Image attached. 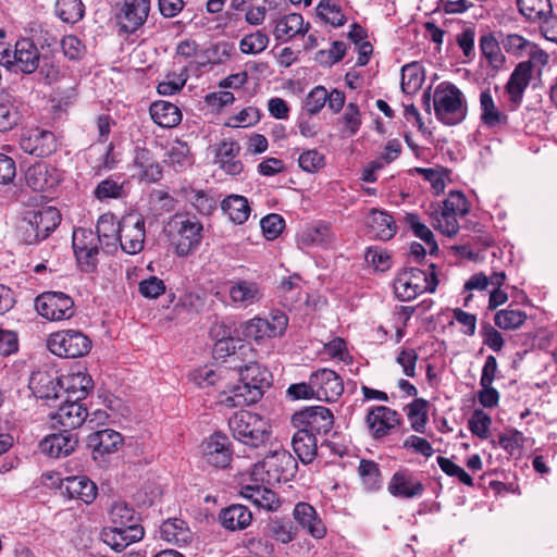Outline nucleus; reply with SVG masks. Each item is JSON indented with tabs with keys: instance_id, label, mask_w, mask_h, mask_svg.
<instances>
[{
	"instance_id": "obj_63",
	"label": "nucleus",
	"mask_w": 557,
	"mask_h": 557,
	"mask_svg": "<svg viewBox=\"0 0 557 557\" xmlns=\"http://www.w3.org/2000/svg\"><path fill=\"white\" fill-rule=\"evenodd\" d=\"M267 321L262 318H253L243 325V335L248 339L260 342L268 337Z\"/></svg>"
},
{
	"instance_id": "obj_11",
	"label": "nucleus",
	"mask_w": 557,
	"mask_h": 557,
	"mask_svg": "<svg viewBox=\"0 0 557 557\" xmlns=\"http://www.w3.org/2000/svg\"><path fill=\"white\" fill-rule=\"evenodd\" d=\"M145 238V220L141 215L128 214L121 219L117 242L124 252L128 255L140 252L144 249Z\"/></svg>"
},
{
	"instance_id": "obj_64",
	"label": "nucleus",
	"mask_w": 557,
	"mask_h": 557,
	"mask_svg": "<svg viewBox=\"0 0 557 557\" xmlns=\"http://www.w3.org/2000/svg\"><path fill=\"white\" fill-rule=\"evenodd\" d=\"M123 194V184L112 178H106L101 181L96 189L95 196L99 200H106L110 198H120Z\"/></svg>"
},
{
	"instance_id": "obj_46",
	"label": "nucleus",
	"mask_w": 557,
	"mask_h": 557,
	"mask_svg": "<svg viewBox=\"0 0 557 557\" xmlns=\"http://www.w3.org/2000/svg\"><path fill=\"white\" fill-rule=\"evenodd\" d=\"M96 237L100 239L103 237H111V242H106V251L113 252L117 249V239L120 235V222L115 224L114 215L103 214L97 222Z\"/></svg>"
},
{
	"instance_id": "obj_25",
	"label": "nucleus",
	"mask_w": 557,
	"mask_h": 557,
	"mask_svg": "<svg viewBox=\"0 0 557 557\" xmlns=\"http://www.w3.org/2000/svg\"><path fill=\"white\" fill-rule=\"evenodd\" d=\"M295 521L304 531L314 539H322L326 534V527L319 517L315 508L309 503L300 502L293 510Z\"/></svg>"
},
{
	"instance_id": "obj_20",
	"label": "nucleus",
	"mask_w": 557,
	"mask_h": 557,
	"mask_svg": "<svg viewBox=\"0 0 557 557\" xmlns=\"http://www.w3.org/2000/svg\"><path fill=\"white\" fill-rule=\"evenodd\" d=\"M88 417V411L85 405L79 400L69 399L51 413L53 425L59 424L64 430H74L83 424Z\"/></svg>"
},
{
	"instance_id": "obj_17",
	"label": "nucleus",
	"mask_w": 557,
	"mask_h": 557,
	"mask_svg": "<svg viewBox=\"0 0 557 557\" xmlns=\"http://www.w3.org/2000/svg\"><path fill=\"white\" fill-rule=\"evenodd\" d=\"M40 58L35 44L28 38H22L15 44L13 60H7V64L14 66L15 71L32 74L39 67Z\"/></svg>"
},
{
	"instance_id": "obj_28",
	"label": "nucleus",
	"mask_w": 557,
	"mask_h": 557,
	"mask_svg": "<svg viewBox=\"0 0 557 557\" xmlns=\"http://www.w3.org/2000/svg\"><path fill=\"white\" fill-rule=\"evenodd\" d=\"M424 485L411 473L400 470L396 471L389 483L388 491L393 496L401 498H413L421 496L424 492Z\"/></svg>"
},
{
	"instance_id": "obj_42",
	"label": "nucleus",
	"mask_w": 557,
	"mask_h": 557,
	"mask_svg": "<svg viewBox=\"0 0 557 557\" xmlns=\"http://www.w3.org/2000/svg\"><path fill=\"white\" fill-rule=\"evenodd\" d=\"M299 240L306 246L326 247L335 242V234L327 224H318L302 230Z\"/></svg>"
},
{
	"instance_id": "obj_13",
	"label": "nucleus",
	"mask_w": 557,
	"mask_h": 557,
	"mask_svg": "<svg viewBox=\"0 0 557 557\" xmlns=\"http://www.w3.org/2000/svg\"><path fill=\"white\" fill-rule=\"evenodd\" d=\"M400 422V414L386 406L372 407L366 417L367 426L374 440L387 436Z\"/></svg>"
},
{
	"instance_id": "obj_34",
	"label": "nucleus",
	"mask_w": 557,
	"mask_h": 557,
	"mask_svg": "<svg viewBox=\"0 0 557 557\" xmlns=\"http://www.w3.org/2000/svg\"><path fill=\"white\" fill-rule=\"evenodd\" d=\"M292 446L299 460L305 465L312 462L317 457V438L310 430L298 429L293 436Z\"/></svg>"
},
{
	"instance_id": "obj_10",
	"label": "nucleus",
	"mask_w": 557,
	"mask_h": 557,
	"mask_svg": "<svg viewBox=\"0 0 557 557\" xmlns=\"http://www.w3.org/2000/svg\"><path fill=\"white\" fill-rule=\"evenodd\" d=\"M72 246L78 264L86 272L94 271L98 263L100 239L89 228L74 230Z\"/></svg>"
},
{
	"instance_id": "obj_51",
	"label": "nucleus",
	"mask_w": 557,
	"mask_h": 557,
	"mask_svg": "<svg viewBox=\"0 0 557 557\" xmlns=\"http://www.w3.org/2000/svg\"><path fill=\"white\" fill-rule=\"evenodd\" d=\"M55 14L65 23H76L84 16L82 0H57Z\"/></svg>"
},
{
	"instance_id": "obj_12",
	"label": "nucleus",
	"mask_w": 557,
	"mask_h": 557,
	"mask_svg": "<svg viewBox=\"0 0 557 557\" xmlns=\"http://www.w3.org/2000/svg\"><path fill=\"white\" fill-rule=\"evenodd\" d=\"M292 422L298 429L310 430L312 434H326L333 426L334 417L329 408L313 406L295 412Z\"/></svg>"
},
{
	"instance_id": "obj_49",
	"label": "nucleus",
	"mask_w": 557,
	"mask_h": 557,
	"mask_svg": "<svg viewBox=\"0 0 557 557\" xmlns=\"http://www.w3.org/2000/svg\"><path fill=\"white\" fill-rule=\"evenodd\" d=\"M431 216L433 219L434 228L443 235L454 237L458 234L460 226L457 218L459 215L441 209L432 212Z\"/></svg>"
},
{
	"instance_id": "obj_26",
	"label": "nucleus",
	"mask_w": 557,
	"mask_h": 557,
	"mask_svg": "<svg viewBox=\"0 0 557 557\" xmlns=\"http://www.w3.org/2000/svg\"><path fill=\"white\" fill-rule=\"evenodd\" d=\"M60 488L71 499L91 504L97 496V485L85 475L67 476L62 480Z\"/></svg>"
},
{
	"instance_id": "obj_61",
	"label": "nucleus",
	"mask_w": 557,
	"mask_h": 557,
	"mask_svg": "<svg viewBox=\"0 0 557 557\" xmlns=\"http://www.w3.org/2000/svg\"><path fill=\"white\" fill-rule=\"evenodd\" d=\"M263 235L267 239H275L280 236L285 226L284 219L276 213L268 214L260 221Z\"/></svg>"
},
{
	"instance_id": "obj_9",
	"label": "nucleus",
	"mask_w": 557,
	"mask_h": 557,
	"mask_svg": "<svg viewBox=\"0 0 557 557\" xmlns=\"http://www.w3.org/2000/svg\"><path fill=\"white\" fill-rule=\"evenodd\" d=\"M35 308L49 321L71 319L75 313L74 300L62 292H45L36 297Z\"/></svg>"
},
{
	"instance_id": "obj_7",
	"label": "nucleus",
	"mask_w": 557,
	"mask_h": 557,
	"mask_svg": "<svg viewBox=\"0 0 557 557\" xmlns=\"http://www.w3.org/2000/svg\"><path fill=\"white\" fill-rule=\"evenodd\" d=\"M297 461L292 454L285 449L275 450L268 455L263 461L255 466L253 475L264 473L261 478L268 484L287 482L295 476L297 472Z\"/></svg>"
},
{
	"instance_id": "obj_35",
	"label": "nucleus",
	"mask_w": 557,
	"mask_h": 557,
	"mask_svg": "<svg viewBox=\"0 0 557 557\" xmlns=\"http://www.w3.org/2000/svg\"><path fill=\"white\" fill-rule=\"evenodd\" d=\"M150 116L161 127L172 128L182 121V112L177 106L169 101H154L149 108Z\"/></svg>"
},
{
	"instance_id": "obj_30",
	"label": "nucleus",
	"mask_w": 557,
	"mask_h": 557,
	"mask_svg": "<svg viewBox=\"0 0 557 557\" xmlns=\"http://www.w3.org/2000/svg\"><path fill=\"white\" fill-rule=\"evenodd\" d=\"M221 525L230 531L245 530L251 524L252 512L247 506L240 504H232L219 513Z\"/></svg>"
},
{
	"instance_id": "obj_1",
	"label": "nucleus",
	"mask_w": 557,
	"mask_h": 557,
	"mask_svg": "<svg viewBox=\"0 0 557 557\" xmlns=\"http://www.w3.org/2000/svg\"><path fill=\"white\" fill-rule=\"evenodd\" d=\"M234 370L239 376V384L224 393L221 404L228 408L249 406L258 403L272 384L271 372L257 362L235 364Z\"/></svg>"
},
{
	"instance_id": "obj_44",
	"label": "nucleus",
	"mask_w": 557,
	"mask_h": 557,
	"mask_svg": "<svg viewBox=\"0 0 557 557\" xmlns=\"http://www.w3.org/2000/svg\"><path fill=\"white\" fill-rule=\"evenodd\" d=\"M519 12L530 22L541 23L553 13L550 0H517Z\"/></svg>"
},
{
	"instance_id": "obj_23",
	"label": "nucleus",
	"mask_w": 557,
	"mask_h": 557,
	"mask_svg": "<svg viewBox=\"0 0 557 557\" xmlns=\"http://www.w3.org/2000/svg\"><path fill=\"white\" fill-rule=\"evenodd\" d=\"M231 301L240 308H247L262 300L263 290L255 281L235 280L230 282Z\"/></svg>"
},
{
	"instance_id": "obj_15",
	"label": "nucleus",
	"mask_w": 557,
	"mask_h": 557,
	"mask_svg": "<svg viewBox=\"0 0 557 557\" xmlns=\"http://www.w3.org/2000/svg\"><path fill=\"white\" fill-rule=\"evenodd\" d=\"M202 454L209 465L215 468H226L232 460L228 437L220 432L213 433L202 443Z\"/></svg>"
},
{
	"instance_id": "obj_54",
	"label": "nucleus",
	"mask_w": 557,
	"mask_h": 557,
	"mask_svg": "<svg viewBox=\"0 0 557 557\" xmlns=\"http://www.w3.org/2000/svg\"><path fill=\"white\" fill-rule=\"evenodd\" d=\"M269 41V36L264 32L257 30L242 38L239 50L245 54H258L267 49Z\"/></svg>"
},
{
	"instance_id": "obj_32",
	"label": "nucleus",
	"mask_w": 557,
	"mask_h": 557,
	"mask_svg": "<svg viewBox=\"0 0 557 557\" xmlns=\"http://www.w3.org/2000/svg\"><path fill=\"white\" fill-rule=\"evenodd\" d=\"M240 495L258 508L268 511H276L281 506V499L276 493L263 485H245L240 490Z\"/></svg>"
},
{
	"instance_id": "obj_2",
	"label": "nucleus",
	"mask_w": 557,
	"mask_h": 557,
	"mask_svg": "<svg viewBox=\"0 0 557 557\" xmlns=\"http://www.w3.org/2000/svg\"><path fill=\"white\" fill-rule=\"evenodd\" d=\"M202 223L195 216L177 213L168 222L165 232L178 257L195 252L202 240Z\"/></svg>"
},
{
	"instance_id": "obj_8",
	"label": "nucleus",
	"mask_w": 557,
	"mask_h": 557,
	"mask_svg": "<svg viewBox=\"0 0 557 557\" xmlns=\"http://www.w3.org/2000/svg\"><path fill=\"white\" fill-rule=\"evenodd\" d=\"M47 347L58 357L79 358L90 351L91 341L78 330H62L48 337Z\"/></svg>"
},
{
	"instance_id": "obj_43",
	"label": "nucleus",
	"mask_w": 557,
	"mask_h": 557,
	"mask_svg": "<svg viewBox=\"0 0 557 557\" xmlns=\"http://www.w3.org/2000/svg\"><path fill=\"white\" fill-rule=\"evenodd\" d=\"M59 383L47 372L34 373L29 380V387L40 399L59 398Z\"/></svg>"
},
{
	"instance_id": "obj_14",
	"label": "nucleus",
	"mask_w": 557,
	"mask_h": 557,
	"mask_svg": "<svg viewBox=\"0 0 557 557\" xmlns=\"http://www.w3.org/2000/svg\"><path fill=\"white\" fill-rule=\"evenodd\" d=\"M315 398L318 400L332 403L338 399L344 392L341 376L331 369H320L312 373Z\"/></svg>"
},
{
	"instance_id": "obj_37",
	"label": "nucleus",
	"mask_w": 557,
	"mask_h": 557,
	"mask_svg": "<svg viewBox=\"0 0 557 557\" xmlns=\"http://www.w3.org/2000/svg\"><path fill=\"white\" fill-rule=\"evenodd\" d=\"M368 225L372 234L381 239L388 240L394 237L397 231L394 218L387 212L372 209L368 218Z\"/></svg>"
},
{
	"instance_id": "obj_50",
	"label": "nucleus",
	"mask_w": 557,
	"mask_h": 557,
	"mask_svg": "<svg viewBox=\"0 0 557 557\" xmlns=\"http://www.w3.org/2000/svg\"><path fill=\"white\" fill-rule=\"evenodd\" d=\"M527 320V313L519 309H503L495 313L494 323L502 330H517Z\"/></svg>"
},
{
	"instance_id": "obj_27",
	"label": "nucleus",
	"mask_w": 557,
	"mask_h": 557,
	"mask_svg": "<svg viewBox=\"0 0 557 557\" xmlns=\"http://www.w3.org/2000/svg\"><path fill=\"white\" fill-rule=\"evenodd\" d=\"M310 24L304 23V17L299 13H289L278 17L274 22L273 36L278 42H287L297 35L308 33Z\"/></svg>"
},
{
	"instance_id": "obj_21",
	"label": "nucleus",
	"mask_w": 557,
	"mask_h": 557,
	"mask_svg": "<svg viewBox=\"0 0 557 557\" xmlns=\"http://www.w3.org/2000/svg\"><path fill=\"white\" fill-rule=\"evenodd\" d=\"M247 352H252L250 345L233 337L221 338L213 347V357L224 359V362L228 363V368L233 370L235 364H240L238 362L240 357L246 356ZM224 369H227V367H221L219 373L221 374Z\"/></svg>"
},
{
	"instance_id": "obj_3",
	"label": "nucleus",
	"mask_w": 557,
	"mask_h": 557,
	"mask_svg": "<svg viewBox=\"0 0 557 557\" xmlns=\"http://www.w3.org/2000/svg\"><path fill=\"white\" fill-rule=\"evenodd\" d=\"M61 223L60 211L52 206L28 211L18 226V235L26 245L46 239Z\"/></svg>"
},
{
	"instance_id": "obj_58",
	"label": "nucleus",
	"mask_w": 557,
	"mask_h": 557,
	"mask_svg": "<svg viewBox=\"0 0 557 557\" xmlns=\"http://www.w3.org/2000/svg\"><path fill=\"white\" fill-rule=\"evenodd\" d=\"M327 90L324 86H315L306 97L304 109L309 115L319 113L326 104Z\"/></svg>"
},
{
	"instance_id": "obj_19",
	"label": "nucleus",
	"mask_w": 557,
	"mask_h": 557,
	"mask_svg": "<svg viewBox=\"0 0 557 557\" xmlns=\"http://www.w3.org/2000/svg\"><path fill=\"white\" fill-rule=\"evenodd\" d=\"M532 77V62H520L512 73L505 86L506 92L509 96V104L511 110H516L522 102L523 94L530 84Z\"/></svg>"
},
{
	"instance_id": "obj_16",
	"label": "nucleus",
	"mask_w": 557,
	"mask_h": 557,
	"mask_svg": "<svg viewBox=\"0 0 557 557\" xmlns=\"http://www.w3.org/2000/svg\"><path fill=\"white\" fill-rule=\"evenodd\" d=\"M124 438L121 433L112 429H103L94 432L87 437V445L91 449L95 460L104 459L115 454L123 445Z\"/></svg>"
},
{
	"instance_id": "obj_60",
	"label": "nucleus",
	"mask_w": 557,
	"mask_h": 557,
	"mask_svg": "<svg viewBox=\"0 0 557 557\" xmlns=\"http://www.w3.org/2000/svg\"><path fill=\"white\" fill-rule=\"evenodd\" d=\"M18 109L11 102L0 103V132H8L21 121Z\"/></svg>"
},
{
	"instance_id": "obj_48",
	"label": "nucleus",
	"mask_w": 557,
	"mask_h": 557,
	"mask_svg": "<svg viewBox=\"0 0 557 557\" xmlns=\"http://www.w3.org/2000/svg\"><path fill=\"white\" fill-rule=\"evenodd\" d=\"M479 46L482 54L487 60L490 65L497 69L503 64L505 57L502 53L499 42L493 33L487 32L483 34L480 37Z\"/></svg>"
},
{
	"instance_id": "obj_29",
	"label": "nucleus",
	"mask_w": 557,
	"mask_h": 557,
	"mask_svg": "<svg viewBox=\"0 0 557 557\" xmlns=\"http://www.w3.org/2000/svg\"><path fill=\"white\" fill-rule=\"evenodd\" d=\"M25 182L35 191H46L55 187L59 178L53 168L46 163H37L26 170Z\"/></svg>"
},
{
	"instance_id": "obj_5",
	"label": "nucleus",
	"mask_w": 557,
	"mask_h": 557,
	"mask_svg": "<svg viewBox=\"0 0 557 557\" xmlns=\"http://www.w3.org/2000/svg\"><path fill=\"white\" fill-rule=\"evenodd\" d=\"M433 109L437 120L446 125L459 124L467 115V103L461 90L448 82L436 86L433 94Z\"/></svg>"
},
{
	"instance_id": "obj_36",
	"label": "nucleus",
	"mask_w": 557,
	"mask_h": 557,
	"mask_svg": "<svg viewBox=\"0 0 557 557\" xmlns=\"http://www.w3.org/2000/svg\"><path fill=\"white\" fill-rule=\"evenodd\" d=\"M481 121L490 127H505L508 125V115L500 111L494 102L490 90H483L480 95Z\"/></svg>"
},
{
	"instance_id": "obj_41",
	"label": "nucleus",
	"mask_w": 557,
	"mask_h": 557,
	"mask_svg": "<svg viewBox=\"0 0 557 557\" xmlns=\"http://www.w3.org/2000/svg\"><path fill=\"white\" fill-rule=\"evenodd\" d=\"M221 208L235 224L245 223L250 215V206L244 196L230 195L225 197Z\"/></svg>"
},
{
	"instance_id": "obj_45",
	"label": "nucleus",
	"mask_w": 557,
	"mask_h": 557,
	"mask_svg": "<svg viewBox=\"0 0 557 557\" xmlns=\"http://www.w3.org/2000/svg\"><path fill=\"white\" fill-rule=\"evenodd\" d=\"M164 162L176 172H182L193 165L194 157L190 153L188 145L185 141L176 139L168 150Z\"/></svg>"
},
{
	"instance_id": "obj_62",
	"label": "nucleus",
	"mask_w": 557,
	"mask_h": 557,
	"mask_svg": "<svg viewBox=\"0 0 557 557\" xmlns=\"http://www.w3.org/2000/svg\"><path fill=\"white\" fill-rule=\"evenodd\" d=\"M423 82V75L420 67L416 63L407 64L401 69V88L416 90Z\"/></svg>"
},
{
	"instance_id": "obj_52",
	"label": "nucleus",
	"mask_w": 557,
	"mask_h": 557,
	"mask_svg": "<svg viewBox=\"0 0 557 557\" xmlns=\"http://www.w3.org/2000/svg\"><path fill=\"white\" fill-rule=\"evenodd\" d=\"M407 408L411 428L416 432L423 433L428 421V401L423 398H416Z\"/></svg>"
},
{
	"instance_id": "obj_4",
	"label": "nucleus",
	"mask_w": 557,
	"mask_h": 557,
	"mask_svg": "<svg viewBox=\"0 0 557 557\" xmlns=\"http://www.w3.org/2000/svg\"><path fill=\"white\" fill-rule=\"evenodd\" d=\"M228 428L234 438L251 447L265 444L271 435L268 420L247 410L235 412L228 419Z\"/></svg>"
},
{
	"instance_id": "obj_55",
	"label": "nucleus",
	"mask_w": 557,
	"mask_h": 557,
	"mask_svg": "<svg viewBox=\"0 0 557 557\" xmlns=\"http://www.w3.org/2000/svg\"><path fill=\"white\" fill-rule=\"evenodd\" d=\"M318 15L335 27L343 26L346 23V17L343 14L341 7L331 0H322L317 7Z\"/></svg>"
},
{
	"instance_id": "obj_22",
	"label": "nucleus",
	"mask_w": 557,
	"mask_h": 557,
	"mask_svg": "<svg viewBox=\"0 0 557 557\" xmlns=\"http://www.w3.org/2000/svg\"><path fill=\"white\" fill-rule=\"evenodd\" d=\"M77 435L69 430H62L46 436L39 444L40 450L53 458L66 457L77 446Z\"/></svg>"
},
{
	"instance_id": "obj_33",
	"label": "nucleus",
	"mask_w": 557,
	"mask_h": 557,
	"mask_svg": "<svg viewBox=\"0 0 557 557\" xmlns=\"http://www.w3.org/2000/svg\"><path fill=\"white\" fill-rule=\"evenodd\" d=\"M239 150V145L236 141L223 140L218 146L215 163H218L227 174H239L243 171V163L236 159Z\"/></svg>"
},
{
	"instance_id": "obj_47",
	"label": "nucleus",
	"mask_w": 557,
	"mask_h": 557,
	"mask_svg": "<svg viewBox=\"0 0 557 557\" xmlns=\"http://www.w3.org/2000/svg\"><path fill=\"white\" fill-rule=\"evenodd\" d=\"M110 519L114 527H117L119 529L140 527L138 524L139 517L134 507L124 500H116L113 503L110 509Z\"/></svg>"
},
{
	"instance_id": "obj_59",
	"label": "nucleus",
	"mask_w": 557,
	"mask_h": 557,
	"mask_svg": "<svg viewBox=\"0 0 557 557\" xmlns=\"http://www.w3.org/2000/svg\"><path fill=\"white\" fill-rule=\"evenodd\" d=\"M492 423L491 417L481 409L473 411L469 419V430L478 437L485 440L488 437V430Z\"/></svg>"
},
{
	"instance_id": "obj_24",
	"label": "nucleus",
	"mask_w": 557,
	"mask_h": 557,
	"mask_svg": "<svg viewBox=\"0 0 557 557\" xmlns=\"http://www.w3.org/2000/svg\"><path fill=\"white\" fill-rule=\"evenodd\" d=\"M20 147L26 153L45 158L55 151L57 140L52 132L36 129L27 136H22Z\"/></svg>"
},
{
	"instance_id": "obj_31",
	"label": "nucleus",
	"mask_w": 557,
	"mask_h": 557,
	"mask_svg": "<svg viewBox=\"0 0 557 557\" xmlns=\"http://www.w3.org/2000/svg\"><path fill=\"white\" fill-rule=\"evenodd\" d=\"M143 536V527L121 529L113 527L111 530L103 533V543L110 546L115 553H121L132 543L141 540Z\"/></svg>"
},
{
	"instance_id": "obj_38",
	"label": "nucleus",
	"mask_w": 557,
	"mask_h": 557,
	"mask_svg": "<svg viewBox=\"0 0 557 557\" xmlns=\"http://www.w3.org/2000/svg\"><path fill=\"white\" fill-rule=\"evenodd\" d=\"M160 535L166 542H173L176 545L185 546L193 540V533L187 523L181 519H169L160 527Z\"/></svg>"
},
{
	"instance_id": "obj_40",
	"label": "nucleus",
	"mask_w": 557,
	"mask_h": 557,
	"mask_svg": "<svg viewBox=\"0 0 557 557\" xmlns=\"http://www.w3.org/2000/svg\"><path fill=\"white\" fill-rule=\"evenodd\" d=\"M134 164L139 169L143 180L158 182L162 178V168L147 148H136Z\"/></svg>"
},
{
	"instance_id": "obj_53",
	"label": "nucleus",
	"mask_w": 557,
	"mask_h": 557,
	"mask_svg": "<svg viewBox=\"0 0 557 557\" xmlns=\"http://www.w3.org/2000/svg\"><path fill=\"white\" fill-rule=\"evenodd\" d=\"M404 222L417 237H419L431 247V252L437 250V244L434 239L432 231L424 223L420 222L419 215L417 213H406L404 216Z\"/></svg>"
},
{
	"instance_id": "obj_57",
	"label": "nucleus",
	"mask_w": 557,
	"mask_h": 557,
	"mask_svg": "<svg viewBox=\"0 0 557 557\" xmlns=\"http://www.w3.org/2000/svg\"><path fill=\"white\" fill-rule=\"evenodd\" d=\"M441 209L459 216H465L470 211L466 196L458 190H451L449 193L448 197L443 201Z\"/></svg>"
},
{
	"instance_id": "obj_56",
	"label": "nucleus",
	"mask_w": 557,
	"mask_h": 557,
	"mask_svg": "<svg viewBox=\"0 0 557 557\" xmlns=\"http://www.w3.org/2000/svg\"><path fill=\"white\" fill-rule=\"evenodd\" d=\"M358 473L367 488L376 490L380 487L381 471L375 461L362 459L358 467Z\"/></svg>"
},
{
	"instance_id": "obj_18",
	"label": "nucleus",
	"mask_w": 557,
	"mask_h": 557,
	"mask_svg": "<svg viewBox=\"0 0 557 557\" xmlns=\"http://www.w3.org/2000/svg\"><path fill=\"white\" fill-rule=\"evenodd\" d=\"M150 10L149 0H124L117 22L125 33H134L147 20Z\"/></svg>"
},
{
	"instance_id": "obj_6",
	"label": "nucleus",
	"mask_w": 557,
	"mask_h": 557,
	"mask_svg": "<svg viewBox=\"0 0 557 557\" xmlns=\"http://www.w3.org/2000/svg\"><path fill=\"white\" fill-rule=\"evenodd\" d=\"M430 268L432 269L430 273L418 268H409L400 272L394 282L396 297L401 301H410L423 293H434L438 280L434 272V264Z\"/></svg>"
},
{
	"instance_id": "obj_39",
	"label": "nucleus",
	"mask_w": 557,
	"mask_h": 557,
	"mask_svg": "<svg viewBox=\"0 0 557 557\" xmlns=\"http://www.w3.org/2000/svg\"><path fill=\"white\" fill-rule=\"evenodd\" d=\"M69 399L83 400L94 387V381L88 373L76 372L67 375L61 382Z\"/></svg>"
}]
</instances>
